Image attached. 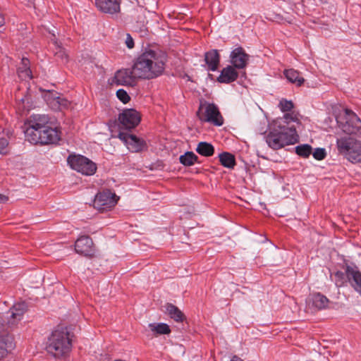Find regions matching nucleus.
Returning <instances> with one entry per match:
<instances>
[{"mask_svg":"<svg viewBox=\"0 0 361 361\" xmlns=\"http://www.w3.org/2000/svg\"><path fill=\"white\" fill-rule=\"evenodd\" d=\"M290 122L300 123L296 114L287 113L272 122L270 130L266 136V142L269 147L276 150L298 142L296 128L294 125H290Z\"/></svg>","mask_w":361,"mask_h":361,"instance_id":"f257e3e1","label":"nucleus"},{"mask_svg":"<svg viewBox=\"0 0 361 361\" xmlns=\"http://www.w3.org/2000/svg\"><path fill=\"white\" fill-rule=\"evenodd\" d=\"M45 115H35L29 121V126L25 130L26 140L32 144H55L61 138V132L57 128H51Z\"/></svg>","mask_w":361,"mask_h":361,"instance_id":"f03ea898","label":"nucleus"},{"mask_svg":"<svg viewBox=\"0 0 361 361\" xmlns=\"http://www.w3.org/2000/svg\"><path fill=\"white\" fill-rule=\"evenodd\" d=\"M166 62V55L159 51L145 50L136 59L133 69L140 78H156L164 71Z\"/></svg>","mask_w":361,"mask_h":361,"instance_id":"7ed1b4c3","label":"nucleus"},{"mask_svg":"<svg viewBox=\"0 0 361 361\" xmlns=\"http://www.w3.org/2000/svg\"><path fill=\"white\" fill-rule=\"evenodd\" d=\"M72 348V339L66 328H58L54 330L48 337L46 350L55 358L66 357Z\"/></svg>","mask_w":361,"mask_h":361,"instance_id":"20e7f679","label":"nucleus"},{"mask_svg":"<svg viewBox=\"0 0 361 361\" xmlns=\"http://www.w3.org/2000/svg\"><path fill=\"white\" fill-rule=\"evenodd\" d=\"M335 114L338 128L348 135L361 133V121L353 111L331 106L329 109Z\"/></svg>","mask_w":361,"mask_h":361,"instance_id":"39448f33","label":"nucleus"},{"mask_svg":"<svg viewBox=\"0 0 361 361\" xmlns=\"http://www.w3.org/2000/svg\"><path fill=\"white\" fill-rule=\"evenodd\" d=\"M197 115L202 122H207L216 126L224 124V118L216 105L207 102H201Z\"/></svg>","mask_w":361,"mask_h":361,"instance_id":"423d86ee","label":"nucleus"},{"mask_svg":"<svg viewBox=\"0 0 361 361\" xmlns=\"http://www.w3.org/2000/svg\"><path fill=\"white\" fill-rule=\"evenodd\" d=\"M67 161L72 169L85 176H92L97 171L96 164L82 155L71 154Z\"/></svg>","mask_w":361,"mask_h":361,"instance_id":"0eeeda50","label":"nucleus"},{"mask_svg":"<svg viewBox=\"0 0 361 361\" xmlns=\"http://www.w3.org/2000/svg\"><path fill=\"white\" fill-rule=\"evenodd\" d=\"M116 202L117 199L115 193L110 190H106L96 195L93 205L95 209L102 212L114 207Z\"/></svg>","mask_w":361,"mask_h":361,"instance_id":"6e6552de","label":"nucleus"},{"mask_svg":"<svg viewBox=\"0 0 361 361\" xmlns=\"http://www.w3.org/2000/svg\"><path fill=\"white\" fill-rule=\"evenodd\" d=\"M121 124L126 129H132L140 121L139 113L133 109H125L118 116Z\"/></svg>","mask_w":361,"mask_h":361,"instance_id":"1a4fd4ad","label":"nucleus"},{"mask_svg":"<svg viewBox=\"0 0 361 361\" xmlns=\"http://www.w3.org/2000/svg\"><path fill=\"white\" fill-rule=\"evenodd\" d=\"M118 138L122 140L128 148L135 152H138L147 148L146 142L135 135L125 133H119Z\"/></svg>","mask_w":361,"mask_h":361,"instance_id":"9d476101","label":"nucleus"},{"mask_svg":"<svg viewBox=\"0 0 361 361\" xmlns=\"http://www.w3.org/2000/svg\"><path fill=\"white\" fill-rule=\"evenodd\" d=\"M44 99L51 109L54 111H61L69 106V102L57 92H49L44 96Z\"/></svg>","mask_w":361,"mask_h":361,"instance_id":"9b49d317","label":"nucleus"},{"mask_svg":"<svg viewBox=\"0 0 361 361\" xmlns=\"http://www.w3.org/2000/svg\"><path fill=\"white\" fill-rule=\"evenodd\" d=\"M249 55L242 47H237L230 54V62L232 66L237 69H243L246 67L249 61Z\"/></svg>","mask_w":361,"mask_h":361,"instance_id":"f8f14e48","label":"nucleus"},{"mask_svg":"<svg viewBox=\"0 0 361 361\" xmlns=\"http://www.w3.org/2000/svg\"><path fill=\"white\" fill-rule=\"evenodd\" d=\"M99 11L107 14H116L121 11V0H95Z\"/></svg>","mask_w":361,"mask_h":361,"instance_id":"ddd939ff","label":"nucleus"},{"mask_svg":"<svg viewBox=\"0 0 361 361\" xmlns=\"http://www.w3.org/2000/svg\"><path fill=\"white\" fill-rule=\"evenodd\" d=\"M75 250L77 253L85 256L92 255L93 254L92 240L86 235L78 238L75 243Z\"/></svg>","mask_w":361,"mask_h":361,"instance_id":"4468645a","label":"nucleus"},{"mask_svg":"<svg viewBox=\"0 0 361 361\" xmlns=\"http://www.w3.org/2000/svg\"><path fill=\"white\" fill-rule=\"evenodd\" d=\"M114 81L121 85H133L135 82L133 72L130 69H121L114 75Z\"/></svg>","mask_w":361,"mask_h":361,"instance_id":"2eb2a0df","label":"nucleus"},{"mask_svg":"<svg viewBox=\"0 0 361 361\" xmlns=\"http://www.w3.org/2000/svg\"><path fill=\"white\" fill-rule=\"evenodd\" d=\"M237 68L228 65L224 68L219 76L217 78V81L221 83H231L236 80L238 77V73L236 71Z\"/></svg>","mask_w":361,"mask_h":361,"instance_id":"dca6fc26","label":"nucleus"},{"mask_svg":"<svg viewBox=\"0 0 361 361\" xmlns=\"http://www.w3.org/2000/svg\"><path fill=\"white\" fill-rule=\"evenodd\" d=\"M27 310V305L25 302L16 303L11 309L10 318L8 320V325H14L17 321H20Z\"/></svg>","mask_w":361,"mask_h":361,"instance_id":"f3484780","label":"nucleus"},{"mask_svg":"<svg viewBox=\"0 0 361 361\" xmlns=\"http://www.w3.org/2000/svg\"><path fill=\"white\" fill-rule=\"evenodd\" d=\"M356 140V139L351 137H341L337 138L336 147L338 153L345 158L346 154L351 150Z\"/></svg>","mask_w":361,"mask_h":361,"instance_id":"a211bd4d","label":"nucleus"},{"mask_svg":"<svg viewBox=\"0 0 361 361\" xmlns=\"http://www.w3.org/2000/svg\"><path fill=\"white\" fill-rule=\"evenodd\" d=\"M347 277L354 289L361 295V273L355 268L347 267Z\"/></svg>","mask_w":361,"mask_h":361,"instance_id":"6ab92c4d","label":"nucleus"},{"mask_svg":"<svg viewBox=\"0 0 361 361\" xmlns=\"http://www.w3.org/2000/svg\"><path fill=\"white\" fill-rule=\"evenodd\" d=\"M220 56L216 49H212L204 54V61L208 66V70L215 71L219 63Z\"/></svg>","mask_w":361,"mask_h":361,"instance_id":"aec40b11","label":"nucleus"},{"mask_svg":"<svg viewBox=\"0 0 361 361\" xmlns=\"http://www.w3.org/2000/svg\"><path fill=\"white\" fill-rule=\"evenodd\" d=\"M345 159L352 163H361V142L356 140Z\"/></svg>","mask_w":361,"mask_h":361,"instance_id":"412c9836","label":"nucleus"},{"mask_svg":"<svg viewBox=\"0 0 361 361\" xmlns=\"http://www.w3.org/2000/svg\"><path fill=\"white\" fill-rule=\"evenodd\" d=\"M29 65V60L27 59L23 58L21 61V66L18 68V77L23 80H27L32 78V73Z\"/></svg>","mask_w":361,"mask_h":361,"instance_id":"4be33fe9","label":"nucleus"},{"mask_svg":"<svg viewBox=\"0 0 361 361\" xmlns=\"http://www.w3.org/2000/svg\"><path fill=\"white\" fill-rule=\"evenodd\" d=\"M286 78L291 83L300 86L305 81L304 78L300 75V73L294 69H288L284 71Z\"/></svg>","mask_w":361,"mask_h":361,"instance_id":"5701e85b","label":"nucleus"},{"mask_svg":"<svg viewBox=\"0 0 361 361\" xmlns=\"http://www.w3.org/2000/svg\"><path fill=\"white\" fill-rule=\"evenodd\" d=\"M14 348L13 338L9 336H0V359L4 357L7 352Z\"/></svg>","mask_w":361,"mask_h":361,"instance_id":"b1692460","label":"nucleus"},{"mask_svg":"<svg viewBox=\"0 0 361 361\" xmlns=\"http://www.w3.org/2000/svg\"><path fill=\"white\" fill-rule=\"evenodd\" d=\"M53 39L51 41L54 46V51L55 56L60 59L62 63H66L68 62V54L66 50L61 46L60 43L56 39L54 34H52Z\"/></svg>","mask_w":361,"mask_h":361,"instance_id":"393cba45","label":"nucleus"},{"mask_svg":"<svg viewBox=\"0 0 361 361\" xmlns=\"http://www.w3.org/2000/svg\"><path fill=\"white\" fill-rule=\"evenodd\" d=\"M220 163L226 168L233 169L235 166L234 155L229 152H223L219 155Z\"/></svg>","mask_w":361,"mask_h":361,"instance_id":"a878e982","label":"nucleus"},{"mask_svg":"<svg viewBox=\"0 0 361 361\" xmlns=\"http://www.w3.org/2000/svg\"><path fill=\"white\" fill-rule=\"evenodd\" d=\"M196 152L202 156L210 157L214 153L213 145L207 142H200L196 148Z\"/></svg>","mask_w":361,"mask_h":361,"instance_id":"bb28decb","label":"nucleus"},{"mask_svg":"<svg viewBox=\"0 0 361 361\" xmlns=\"http://www.w3.org/2000/svg\"><path fill=\"white\" fill-rule=\"evenodd\" d=\"M149 328L154 334H169L171 332L169 326L165 323H151Z\"/></svg>","mask_w":361,"mask_h":361,"instance_id":"cd10ccee","label":"nucleus"},{"mask_svg":"<svg viewBox=\"0 0 361 361\" xmlns=\"http://www.w3.org/2000/svg\"><path fill=\"white\" fill-rule=\"evenodd\" d=\"M166 312L171 318L173 319L176 322H181L183 319V314L181 311L175 305L172 304L166 305Z\"/></svg>","mask_w":361,"mask_h":361,"instance_id":"c85d7f7f","label":"nucleus"},{"mask_svg":"<svg viewBox=\"0 0 361 361\" xmlns=\"http://www.w3.org/2000/svg\"><path fill=\"white\" fill-rule=\"evenodd\" d=\"M197 156L192 152H187L184 154L180 156V162L184 166H192L197 161Z\"/></svg>","mask_w":361,"mask_h":361,"instance_id":"c756f323","label":"nucleus"},{"mask_svg":"<svg viewBox=\"0 0 361 361\" xmlns=\"http://www.w3.org/2000/svg\"><path fill=\"white\" fill-rule=\"evenodd\" d=\"M297 154L303 157H308L311 154L316 159V151L312 152V147L309 145H301L295 147Z\"/></svg>","mask_w":361,"mask_h":361,"instance_id":"7c9ffc66","label":"nucleus"},{"mask_svg":"<svg viewBox=\"0 0 361 361\" xmlns=\"http://www.w3.org/2000/svg\"><path fill=\"white\" fill-rule=\"evenodd\" d=\"M279 106L281 111H290L293 109V103L291 101L286 99H281L279 102Z\"/></svg>","mask_w":361,"mask_h":361,"instance_id":"2f4dec72","label":"nucleus"},{"mask_svg":"<svg viewBox=\"0 0 361 361\" xmlns=\"http://www.w3.org/2000/svg\"><path fill=\"white\" fill-rule=\"evenodd\" d=\"M29 104V98L27 96H25L24 98L20 99V101L18 104V109H20L22 108L23 111H28L32 108V106L30 105Z\"/></svg>","mask_w":361,"mask_h":361,"instance_id":"473e14b6","label":"nucleus"},{"mask_svg":"<svg viewBox=\"0 0 361 361\" xmlns=\"http://www.w3.org/2000/svg\"><path fill=\"white\" fill-rule=\"evenodd\" d=\"M116 96L119 100L123 104H126L130 101V97L127 92L123 89H120L116 92Z\"/></svg>","mask_w":361,"mask_h":361,"instance_id":"72a5a7b5","label":"nucleus"},{"mask_svg":"<svg viewBox=\"0 0 361 361\" xmlns=\"http://www.w3.org/2000/svg\"><path fill=\"white\" fill-rule=\"evenodd\" d=\"M329 300L324 295L317 293V309H324L328 306Z\"/></svg>","mask_w":361,"mask_h":361,"instance_id":"f704fd0d","label":"nucleus"},{"mask_svg":"<svg viewBox=\"0 0 361 361\" xmlns=\"http://www.w3.org/2000/svg\"><path fill=\"white\" fill-rule=\"evenodd\" d=\"M336 283L338 286H341L345 281L344 274L341 271H337L334 274Z\"/></svg>","mask_w":361,"mask_h":361,"instance_id":"c9c22d12","label":"nucleus"},{"mask_svg":"<svg viewBox=\"0 0 361 361\" xmlns=\"http://www.w3.org/2000/svg\"><path fill=\"white\" fill-rule=\"evenodd\" d=\"M8 142L6 138H0V154H5Z\"/></svg>","mask_w":361,"mask_h":361,"instance_id":"e433bc0d","label":"nucleus"},{"mask_svg":"<svg viewBox=\"0 0 361 361\" xmlns=\"http://www.w3.org/2000/svg\"><path fill=\"white\" fill-rule=\"evenodd\" d=\"M126 46L129 49L134 47V40L130 34L126 35V39L125 42Z\"/></svg>","mask_w":361,"mask_h":361,"instance_id":"4c0bfd02","label":"nucleus"},{"mask_svg":"<svg viewBox=\"0 0 361 361\" xmlns=\"http://www.w3.org/2000/svg\"><path fill=\"white\" fill-rule=\"evenodd\" d=\"M326 155V152L324 148H317V160H322Z\"/></svg>","mask_w":361,"mask_h":361,"instance_id":"58836bf2","label":"nucleus"},{"mask_svg":"<svg viewBox=\"0 0 361 361\" xmlns=\"http://www.w3.org/2000/svg\"><path fill=\"white\" fill-rule=\"evenodd\" d=\"M8 200V197L4 195L0 194V204L6 203Z\"/></svg>","mask_w":361,"mask_h":361,"instance_id":"ea45409f","label":"nucleus"},{"mask_svg":"<svg viewBox=\"0 0 361 361\" xmlns=\"http://www.w3.org/2000/svg\"><path fill=\"white\" fill-rule=\"evenodd\" d=\"M231 361H243L242 359H240V357L234 355L232 359L231 360Z\"/></svg>","mask_w":361,"mask_h":361,"instance_id":"a19ab883","label":"nucleus"},{"mask_svg":"<svg viewBox=\"0 0 361 361\" xmlns=\"http://www.w3.org/2000/svg\"><path fill=\"white\" fill-rule=\"evenodd\" d=\"M4 24V18L2 15L0 13V27Z\"/></svg>","mask_w":361,"mask_h":361,"instance_id":"79ce46f5","label":"nucleus"},{"mask_svg":"<svg viewBox=\"0 0 361 361\" xmlns=\"http://www.w3.org/2000/svg\"><path fill=\"white\" fill-rule=\"evenodd\" d=\"M320 361H329L326 356H323Z\"/></svg>","mask_w":361,"mask_h":361,"instance_id":"37998d69","label":"nucleus"},{"mask_svg":"<svg viewBox=\"0 0 361 361\" xmlns=\"http://www.w3.org/2000/svg\"><path fill=\"white\" fill-rule=\"evenodd\" d=\"M114 361H126V360H115Z\"/></svg>","mask_w":361,"mask_h":361,"instance_id":"c03bdc74","label":"nucleus"}]
</instances>
